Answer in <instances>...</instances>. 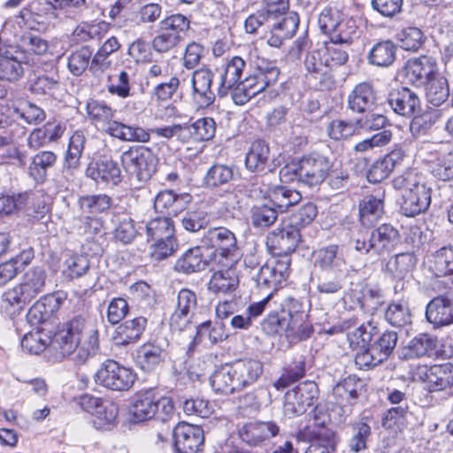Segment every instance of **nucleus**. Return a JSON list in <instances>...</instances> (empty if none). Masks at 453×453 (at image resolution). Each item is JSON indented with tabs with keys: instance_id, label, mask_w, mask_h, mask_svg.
I'll return each instance as SVG.
<instances>
[{
	"instance_id": "6e6552de",
	"label": "nucleus",
	"mask_w": 453,
	"mask_h": 453,
	"mask_svg": "<svg viewBox=\"0 0 453 453\" xmlns=\"http://www.w3.org/2000/svg\"><path fill=\"white\" fill-rule=\"evenodd\" d=\"M190 28V19L181 13H173L162 19L151 47L158 53H166L177 47Z\"/></svg>"
},
{
	"instance_id": "cd10ccee",
	"label": "nucleus",
	"mask_w": 453,
	"mask_h": 453,
	"mask_svg": "<svg viewBox=\"0 0 453 453\" xmlns=\"http://www.w3.org/2000/svg\"><path fill=\"white\" fill-rule=\"evenodd\" d=\"M385 191L365 195L358 203V219L365 227L372 226L384 214Z\"/></svg>"
},
{
	"instance_id": "a878e982",
	"label": "nucleus",
	"mask_w": 453,
	"mask_h": 453,
	"mask_svg": "<svg viewBox=\"0 0 453 453\" xmlns=\"http://www.w3.org/2000/svg\"><path fill=\"white\" fill-rule=\"evenodd\" d=\"M426 318L435 329L453 325V296L444 294L432 298L426 307Z\"/></svg>"
},
{
	"instance_id": "052dcab7",
	"label": "nucleus",
	"mask_w": 453,
	"mask_h": 453,
	"mask_svg": "<svg viewBox=\"0 0 453 453\" xmlns=\"http://www.w3.org/2000/svg\"><path fill=\"white\" fill-rule=\"evenodd\" d=\"M203 241L208 247L213 250L208 259H212L215 257L216 260H219L218 257L220 256L226 260V247L224 245L226 241V228L222 226L210 228L206 232Z\"/></svg>"
},
{
	"instance_id": "a18cd8bd",
	"label": "nucleus",
	"mask_w": 453,
	"mask_h": 453,
	"mask_svg": "<svg viewBox=\"0 0 453 453\" xmlns=\"http://www.w3.org/2000/svg\"><path fill=\"white\" fill-rule=\"evenodd\" d=\"M58 155L51 150H42L36 153L28 166V174L38 183H43L49 169L55 166Z\"/></svg>"
},
{
	"instance_id": "4c0bfd02",
	"label": "nucleus",
	"mask_w": 453,
	"mask_h": 453,
	"mask_svg": "<svg viewBox=\"0 0 453 453\" xmlns=\"http://www.w3.org/2000/svg\"><path fill=\"white\" fill-rule=\"evenodd\" d=\"M353 1L335 0L327 4L320 12L318 24L321 32L328 35L350 7Z\"/></svg>"
},
{
	"instance_id": "ea45409f",
	"label": "nucleus",
	"mask_w": 453,
	"mask_h": 453,
	"mask_svg": "<svg viewBox=\"0 0 453 453\" xmlns=\"http://www.w3.org/2000/svg\"><path fill=\"white\" fill-rule=\"evenodd\" d=\"M185 144H200L211 140L216 133V123L212 118H201L192 124H183Z\"/></svg>"
},
{
	"instance_id": "c9c22d12",
	"label": "nucleus",
	"mask_w": 453,
	"mask_h": 453,
	"mask_svg": "<svg viewBox=\"0 0 453 453\" xmlns=\"http://www.w3.org/2000/svg\"><path fill=\"white\" fill-rule=\"evenodd\" d=\"M213 74L205 68H200L194 72L192 76L193 98L199 108L210 106L215 99L211 90Z\"/></svg>"
},
{
	"instance_id": "37998d69",
	"label": "nucleus",
	"mask_w": 453,
	"mask_h": 453,
	"mask_svg": "<svg viewBox=\"0 0 453 453\" xmlns=\"http://www.w3.org/2000/svg\"><path fill=\"white\" fill-rule=\"evenodd\" d=\"M270 158L269 145L261 139L252 142L245 157V166L251 173H262L265 170Z\"/></svg>"
},
{
	"instance_id": "5701e85b",
	"label": "nucleus",
	"mask_w": 453,
	"mask_h": 453,
	"mask_svg": "<svg viewBox=\"0 0 453 453\" xmlns=\"http://www.w3.org/2000/svg\"><path fill=\"white\" fill-rule=\"evenodd\" d=\"M263 372V365L255 359H239L229 365L230 392L239 391L257 380Z\"/></svg>"
},
{
	"instance_id": "72a5a7b5",
	"label": "nucleus",
	"mask_w": 453,
	"mask_h": 453,
	"mask_svg": "<svg viewBox=\"0 0 453 453\" xmlns=\"http://www.w3.org/2000/svg\"><path fill=\"white\" fill-rule=\"evenodd\" d=\"M86 175L96 182L118 185L122 179L118 163L111 158L100 159L90 163L86 169Z\"/></svg>"
},
{
	"instance_id": "a19ab883",
	"label": "nucleus",
	"mask_w": 453,
	"mask_h": 453,
	"mask_svg": "<svg viewBox=\"0 0 453 453\" xmlns=\"http://www.w3.org/2000/svg\"><path fill=\"white\" fill-rule=\"evenodd\" d=\"M164 352L156 341H147L136 349V365L144 372H152L164 362Z\"/></svg>"
},
{
	"instance_id": "dca6fc26",
	"label": "nucleus",
	"mask_w": 453,
	"mask_h": 453,
	"mask_svg": "<svg viewBox=\"0 0 453 453\" xmlns=\"http://www.w3.org/2000/svg\"><path fill=\"white\" fill-rule=\"evenodd\" d=\"M319 395V389L314 381L300 382L285 394V412L291 416L303 415L309 408L316 405Z\"/></svg>"
},
{
	"instance_id": "ddd939ff",
	"label": "nucleus",
	"mask_w": 453,
	"mask_h": 453,
	"mask_svg": "<svg viewBox=\"0 0 453 453\" xmlns=\"http://www.w3.org/2000/svg\"><path fill=\"white\" fill-rule=\"evenodd\" d=\"M398 340L395 331L385 330L379 333L374 338L370 352L356 353L355 364L360 370H370L386 361L393 353Z\"/></svg>"
},
{
	"instance_id": "864d4df0",
	"label": "nucleus",
	"mask_w": 453,
	"mask_h": 453,
	"mask_svg": "<svg viewBox=\"0 0 453 453\" xmlns=\"http://www.w3.org/2000/svg\"><path fill=\"white\" fill-rule=\"evenodd\" d=\"M119 406L112 401L103 400L93 415L92 424L97 430H109L116 423Z\"/></svg>"
},
{
	"instance_id": "79ce46f5",
	"label": "nucleus",
	"mask_w": 453,
	"mask_h": 453,
	"mask_svg": "<svg viewBox=\"0 0 453 453\" xmlns=\"http://www.w3.org/2000/svg\"><path fill=\"white\" fill-rule=\"evenodd\" d=\"M242 255L241 248L236 245L235 236L228 231V291L239 286L242 271L246 269L245 264L241 262Z\"/></svg>"
},
{
	"instance_id": "c85d7f7f",
	"label": "nucleus",
	"mask_w": 453,
	"mask_h": 453,
	"mask_svg": "<svg viewBox=\"0 0 453 453\" xmlns=\"http://www.w3.org/2000/svg\"><path fill=\"white\" fill-rule=\"evenodd\" d=\"M148 319L138 316L119 323L114 329L112 341L117 346H128L139 342L146 330Z\"/></svg>"
},
{
	"instance_id": "473e14b6",
	"label": "nucleus",
	"mask_w": 453,
	"mask_h": 453,
	"mask_svg": "<svg viewBox=\"0 0 453 453\" xmlns=\"http://www.w3.org/2000/svg\"><path fill=\"white\" fill-rule=\"evenodd\" d=\"M192 201V196L188 193L176 194L173 190L160 191L154 199L155 210L166 217L177 216L184 211Z\"/></svg>"
},
{
	"instance_id": "f257e3e1",
	"label": "nucleus",
	"mask_w": 453,
	"mask_h": 453,
	"mask_svg": "<svg viewBox=\"0 0 453 453\" xmlns=\"http://www.w3.org/2000/svg\"><path fill=\"white\" fill-rule=\"evenodd\" d=\"M59 306V299L53 295H45L32 305L27 319L32 324L42 326L24 334L21 347L35 355L50 348L58 361L72 357L76 365H84L99 350V331L95 323L82 315H75L59 323L55 331L47 328L45 323Z\"/></svg>"
},
{
	"instance_id": "f8f14e48",
	"label": "nucleus",
	"mask_w": 453,
	"mask_h": 453,
	"mask_svg": "<svg viewBox=\"0 0 453 453\" xmlns=\"http://www.w3.org/2000/svg\"><path fill=\"white\" fill-rule=\"evenodd\" d=\"M410 375L413 380L425 383L431 393L453 387V364L450 362L431 365L418 364L411 367Z\"/></svg>"
},
{
	"instance_id": "3c124183",
	"label": "nucleus",
	"mask_w": 453,
	"mask_h": 453,
	"mask_svg": "<svg viewBox=\"0 0 453 453\" xmlns=\"http://www.w3.org/2000/svg\"><path fill=\"white\" fill-rule=\"evenodd\" d=\"M359 389L360 380L349 375L334 387L333 395L340 404L352 405L359 396Z\"/></svg>"
},
{
	"instance_id": "603ef678",
	"label": "nucleus",
	"mask_w": 453,
	"mask_h": 453,
	"mask_svg": "<svg viewBox=\"0 0 453 453\" xmlns=\"http://www.w3.org/2000/svg\"><path fill=\"white\" fill-rule=\"evenodd\" d=\"M208 259L207 265L211 273L208 290L215 295L226 293V260L222 257Z\"/></svg>"
},
{
	"instance_id": "1a4fd4ad",
	"label": "nucleus",
	"mask_w": 453,
	"mask_h": 453,
	"mask_svg": "<svg viewBox=\"0 0 453 453\" xmlns=\"http://www.w3.org/2000/svg\"><path fill=\"white\" fill-rule=\"evenodd\" d=\"M47 273L44 269L32 267L22 275L20 281L4 294L10 305L27 304L43 292Z\"/></svg>"
},
{
	"instance_id": "aec40b11",
	"label": "nucleus",
	"mask_w": 453,
	"mask_h": 453,
	"mask_svg": "<svg viewBox=\"0 0 453 453\" xmlns=\"http://www.w3.org/2000/svg\"><path fill=\"white\" fill-rule=\"evenodd\" d=\"M403 76L411 85L423 88L439 73L438 64L434 58L421 55L408 59L403 68Z\"/></svg>"
},
{
	"instance_id": "f3484780",
	"label": "nucleus",
	"mask_w": 453,
	"mask_h": 453,
	"mask_svg": "<svg viewBox=\"0 0 453 453\" xmlns=\"http://www.w3.org/2000/svg\"><path fill=\"white\" fill-rule=\"evenodd\" d=\"M291 257L275 258L263 265L256 277L258 288H273V296L283 288L291 273Z\"/></svg>"
},
{
	"instance_id": "8fccbe9b",
	"label": "nucleus",
	"mask_w": 453,
	"mask_h": 453,
	"mask_svg": "<svg viewBox=\"0 0 453 453\" xmlns=\"http://www.w3.org/2000/svg\"><path fill=\"white\" fill-rule=\"evenodd\" d=\"M207 265L199 246L191 248L184 252L175 262L174 270L178 273L190 274L200 272Z\"/></svg>"
},
{
	"instance_id": "bb28decb",
	"label": "nucleus",
	"mask_w": 453,
	"mask_h": 453,
	"mask_svg": "<svg viewBox=\"0 0 453 453\" xmlns=\"http://www.w3.org/2000/svg\"><path fill=\"white\" fill-rule=\"evenodd\" d=\"M430 155L432 173L440 180H453V142L441 143Z\"/></svg>"
},
{
	"instance_id": "412c9836",
	"label": "nucleus",
	"mask_w": 453,
	"mask_h": 453,
	"mask_svg": "<svg viewBox=\"0 0 453 453\" xmlns=\"http://www.w3.org/2000/svg\"><path fill=\"white\" fill-rule=\"evenodd\" d=\"M173 437L176 453H199L204 446L203 428L187 422H179L174 426Z\"/></svg>"
},
{
	"instance_id": "4d7b16f0",
	"label": "nucleus",
	"mask_w": 453,
	"mask_h": 453,
	"mask_svg": "<svg viewBox=\"0 0 453 453\" xmlns=\"http://www.w3.org/2000/svg\"><path fill=\"white\" fill-rule=\"evenodd\" d=\"M22 210L27 216L42 219L48 211L46 196L42 191H29L22 193Z\"/></svg>"
},
{
	"instance_id": "58836bf2",
	"label": "nucleus",
	"mask_w": 453,
	"mask_h": 453,
	"mask_svg": "<svg viewBox=\"0 0 453 453\" xmlns=\"http://www.w3.org/2000/svg\"><path fill=\"white\" fill-rule=\"evenodd\" d=\"M87 139L84 132L75 130L69 137L67 149L63 158V170L73 174L81 165V157L85 149Z\"/></svg>"
},
{
	"instance_id": "e2e57ef3",
	"label": "nucleus",
	"mask_w": 453,
	"mask_h": 453,
	"mask_svg": "<svg viewBox=\"0 0 453 453\" xmlns=\"http://www.w3.org/2000/svg\"><path fill=\"white\" fill-rule=\"evenodd\" d=\"M80 209L88 213H103L112 205V199L106 194L85 195L78 199Z\"/></svg>"
},
{
	"instance_id": "e433bc0d",
	"label": "nucleus",
	"mask_w": 453,
	"mask_h": 453,
	"mask_svg": "<svg viewBox=\"0 0 453 453\" xmlns=\"http://www.w3.org/2000/svg\"><path fill=\"white\" fill-rule=\"evenodd\" d=\"M379 333L378 325L372 320L362 323L347 334L349 348L357 353L370 352L372 342Z\"/></svg>"
},
{
	"instance_id": "774afa93",
	"label": "nucleus",
	"mask_w": 453,
	"mask_h": 453,
	"mask_svg": "<svg viewBox=\"0 0 453 453\" xmlns=\"http://www.w3.org/2000/svg\"><path fill=\"white\" fill-rule=\"evenodd\" d=\"M385 319L395 327H403L411 323V315L406 304L392 302L385 311Z\"/></svg>"
},
{
	"instance_id": "338daca9",
	"label": "nucleus",
	"mask_w": 453,
	"mask_h": 453,
	"mask_svg": "<svg viewBox=\"0 0 453 453\" xmlns=\"http://www.w3.org/2000/svg\"><path fill=\"white\" fill-rule=\"evenodd\" d=\"M318 216V207L315 203L308 202L300 206L290 216L289 226L296 228L300 233L302 228L310 226Z\"/></svg>"
},
{
	"instance_id": "2eb2a0df",
	"label": "nucleus",
	"mask_w": 453,
	"mask_h": 453,
	"mask_svg": "<svg viewBox=\"0 0 453 453\" xmlns=\"http://www.w3.org/2000/svg\"><path fill=\"white\" fill-rule=\"evenodd\" d=\"M305 79L317 90H331L335 84L332 70L319 50L309 51L304 58Z\"/></svg>"
},
{
	"instance_id": "7ed1b4c3",
	"label": "nucleus",
	"mask_w": 453,
	"mask_h": 453,
	"mask_svg": "<svg viewBox=\"0 0 453 453\" xmlns=\"http://www.w3.org/2000/svg\"><path fill=\"white\" fill-rule=\"evenodd\" d=\"M280 311L287 312L288 319L273 311L267 314L262 322L263 331L271 336L285 334L288 338L306 340L314 329L303 310V304L294 297H287L280 304Z\"/></svg>"
},
{
	"instance_id": "9b49d317",
	"label": "nucleus",
	"mask_w": 453,
	"mask_h": 453,
	"mask_svg": "<svg viewBox=\"0 0 453 453\" xmlns=\"http://www.w3.org/2000/svg\"><path fill=\"white\" fill-rule=\"evenodd\" d=\"M119 160L124 171L139 180H150L156 172L157 163L154 151L143 145L130 146L121 153Z\"/></svg>"
},
{
	"instance_id": "680f3d73",
	"label": "nucleus",
	"mask_w": 453,
	"mask_h": 453,
	"mask_svg": "<svg viewBox=\"0 0 453 453\" xmlns=\"http://www.w3.org/2000/svg\"><path fill=\"white\" fill-rule=\"evenodd\" d=\"M338 438L335 432L323 429L319 432L308 446L305 453H333L336 449Z\"/></svg>"
},
{
	"instance_id": "39448f33",
	"label": "nucleus",
	"mask_w": 453,
	"mask_h": 453,
	"mask_svg": "<svg viewBox=\"0 0 453 453\" xmlns=\"http://www.w3.org/2000/svg\"><path fill=\"white\" fill-rule=\"evenodd\" d=\"M332 167L329 158L318 152H310L291 160L280 171L284 182L297 181L310 188L320 186L328 177Z\"/></svg>"
},
{
	"instance_id": "4468645a",
	"label": "nucleus",
	"mask_w": 453,
	"mask_h": 453,
	"mask_svg": "<svg viewBox=\"0 0 453 453\" xmlns=\"http://www.w3.org/2000/svg\"><path fill=\"white\" fill-rule=\"evenodd\" d=\"M136 373L113 359H106L96 371L95 381L106 388L126 391L133 387Z\"/></svg>"
},
{
	"instance_id": "f03ea898",
	"label": "nucleus",
	"mask_w": 453,
	"mask_h": 453,
	"mask_svg": "<svg viewBox=\"0 0 453 453\" xmlns=\"http://www.w3.org/2000/svg\"><path fill=\"white\" fill-rule=\"evenodd\" d=\"M87 119L98 131L122 142H149L148 131L138 126L127 125L116 119L117 109L104 100L89 98L85 106Z\"/></svg>"
},
{
	"instance_id": "b1692460",
	"label": "nucleus",
	"mask_w": 453,
	"mask_h": 453,
	"mask_svg": "<svg viewBox=\"0 0 453 453\" xmlns=\"http://www.w3.org/2000/svg\"><path fill=\"white\" fill-rule=\"evenodd\" d=\"M406 152L400 145H395L384 156L377 158L367 170L366 177L370 183H380L388 179L395 168L401 166Z\"/></svg>"
},
{
	"instance_id": "a211bd4d",
	"label": "nucleus",
	"mask_w": 453,
	"mask_h": 453,
	"mask_svg": "<svg viewBox=\"0 0 453 453\" xmlns=\"http://www.w3.org/2000/svg\"><path fill=\"white\" fill-rule=\"evenodd\" d=\"M301 241V233L296 228H292L280 224L276 229L266 236V249L275 258L291 257Z\"/></svg>"
},
{
	"instance_id": "13d9d810",
	"label": "nucleus",
	"mask_w": 453,
	"mask_h": 453,
	"mask_svg": "<svg viewBox=\"0 0 453 453\" xmlns=\"http://www.w3.org/2000/svg\"><path fill=\"white\" fill-rule=\"evenodd\" d=\"M427 101L434 106L442 104L449 96L447 79L438 73L425 86Z\"/></svg>"
},
{
	"instance_id": "0eeeda50",
	"label": "nucleus",
	"mask_w": 453,
	"mask_h": 453,
	"mask_svg": "<svg viewBox=\"0 0 453 453\" xmlns=\"http://www.w3.org/2000/svg\"><path fill=\"white\" fill-rule=\"evenodd\" d=\"M129 411L136 422H143L157 416L165 420L172 417L174 403L170 396L162 395L156 388H147L135 393Z\"/></svg>"
},
{
	"instance_id": "4be33fe9",
	"label": "nucleus",
	"mask_w": 453,
	"mask_h": 453,
	"mask_svg": "<svg viewBox=\"0 0 453 453\" xmlns=\"http://www.w3.org/2000/svg\"><path fill=\"white\" fill-rule=\"evenodd\" d=\"M280 431L279 425L273 420H252L243 423L238 428V436L250 447H262L265 441L276 437Z\"/></svg>"
},
{
	"instance_id": "de8ad7c7",
	"label": "nucleus",
	"mask_w": 453,
	"mask_h": 453,
	"mask_svg": "<svg viewBox=\"0 0 453 453\" xmlns=\"http://www.w3.org/2000/svg\"><path fill=\"white\" fill-rule=\"evenodd\" d=\"M267 196L272 206L281 213L302 200V195L299 191L285 186L273 187L268 191Z\"/></svg>"
},
{
	"instance_id": "69168bd1",
	"label": "nucleus",
	"mask_w": 453,
	"mask_h": 453,
	"mask_svg": "<svg viewBox=\"0 0 453 453\" xmlns=\"http://www.w3.org/2000/svg\"><path fill=\"white\" fill-rule=\"evenodd\" d=\"M326 134L334 141L347 140L358 135L357 121L333 119L326 126Z\"/></svg>"
},
{
	"instance_id": "7c9ffc66",
	"label": "nucleus",
	"mask_w": 453,
	"mask_h": 453,
	"mask_svg": "<svg viewBox=\"0 0 453 453\" xmlns=\"http://www.w3.org/2000/svg\"><path fill=\"white\" fill-rule=\"evenodd\" d=\"M377 91L372 81H362L355 85L348 96V107L354 112L364 113L377 104Z\"/></svg>"
},
{
	"instance_id": "49530a36",
	"label": "nucleus",
	"mask_w": 453,
	"mask_h": 453,
	"mask_svg": "<svg viewBox=\"0 0 453 453\" xmlns=\"http://www.w3.org/2000/svg\"><path fill=\"white\" fill-rule=\"evenodd\" d=\"M351 437L348 447L351 453H360L368 449V442L372 435V427L368 423V418H361L350 424Z\"/></svg>"
},
{
	"instance_id": "423d86ee",
	"label": "nucleus",
	"mask_w": 453,
	"mask_h": 453,
	"mask_svg": "<svg viewBox=\"0 0 453 453\" xmlns=\"http://www.w3.org/2000/svg\"><path fill=\"white\" fill-rule=\"evenodd\" d=\"M280 75V70L272 61L258 59L252 73L242 81L241 88H234L232 99L235 104L242 105L250 99L273 86Z\"/></svg>"
},
{
	"instance_id": "6e6d98bb",
	"label": "nucleus",
	"mask_w": 453,
	"mask_h": 453,
	"mask_svg": "<svg viewBox=\"0 0 453 453\" xmlns=\"http://www.w3.org/2000/svg\"><path fill=\"white\" fill-rule=\"evenodd\" d=\"M106 88L109 94L119 98H127L131 93V76L126 69H120L107 76Z\"/></svg>"
},
{
	"instance_id": "393cba45",
	"label": "nucleus",
	"mask_w": 453,
	"mask_h": 453,
	"mask_svg": "<svg viewBox=\"0 0 453 453\" xmlns=\"http://www.w3.org/2000/svg\"><path fill=\"white\" fill-rule=\"evenodd\" d=\"M363 18V5L350 3V7L341 19L336 27L328 35L332 42L350 44L358 35L359 22Z\"/></svg>"
},
{
	"instance_id": "0e129e2a",
	"label": "nucleus",
	"mask_w": 453,
	"mask_h": 453,
	"mask_svg": "<svg viewBox=\"0 0 453 453\" xmlns=\"http://www.w3.org/2000/svg\"><path fill=\"white\" fill-rule=\"evenodd\" d=\"M395 38L400 47L407 51H418L426 42L424 33L416 27L403 28L397 33Z\"/></svg>"
},
{
	"instance_id": "f704fd0d",
	"label": "nucleus",
	"mask_w": 453,
	"mask_h": 453,
	"mask_svg": "<svg viewBox=\"0 0 453 453\" xmlns=\"http://www.w3.org/2000/svg\"><path fill=\"white\" fill-rule=\"evenodd\" d=\"M273 21L267 42L272 47L280 48L286 40L296 35L299 18L296 12H290Z\"/></svg>"
},
{
	"instance_id": "c756f323",
	"label": "nucleus",
	"mask_w": 453,
	"mask_h": 453,
	"mask_svg": "<svg viewBox=\"0 0 453 453\" xmlns=\"http://www.w3.org/2000/svg\"><path fill=\"white\" fill-rule=\"evenodd\" d=\"M388 101L393 111L403 117L411 118L421 109L419 97L407 87L393 89Z\"/></svg>"
},
{
	"instance_id": "5fc2aeb1",
	"label": "nucleus",
	"mask_w": 453,
	"mask_h": 453,
	"mask_svg": "<svg viewBox=\"0 0 453 453\" xmlns=\"http://www.w3.org/2000/svg\"><path fill=\"white\" fill-rule=\"evenodd\" d=\"M441 113L436 109H427L424 111H418L411 116L410 130L414 136L426 134L440 119Z\"/></svg>"
},
{
	"instance_id": "c03bdc74",
	"label": "nucleus",
	"mask_w": 453,
	"mask_h": 453,
	"mask_svg": "<svg viewBox=\"0 0 453 453\" xmlns=\"http://www.w3.org/2000/svg\"><path fill=\"white\" fill-rule=\"evenodd\" d=\"M426 266L434 277L453 274V247L446 246L436 250L428 257Z\"/></svg>"
},
{
	"instance_id": "bf43d9fd",
	"label": "nucleus",
	"mask_w": 453,
	"mask_h": 453,
	"mask_svg": "<svg viewBox=\"0 0 453 453\" xmlns=\"http://www.w3.org/2000/svg\"><path fill=\"white\" fill-rule=\"evenodd\" d=\"M146 234L149 240L168 239L175 235L174 222L170 217H157L146 225Z\"/></svg>"
},
{
	"instance_id": "20e7f679",
	"label": "nucleus",
	"mask_w": 453,
	"mask_h": 453,
	"mask_svg": "<svg viewBox=\"0 0 453 453\" xmlns=\"http://www.w3.org/2000/svg\"><path fill=\"white\" fill-rule=\"evenodd\" d=\"M395 190L402 191L401 211L406 217L426 212L432 201V188L416 168H407L392 180Z\"/></svg>"
},
{
	"instance_id": "6ab92c4d",
	"label": "nucleus",
	"mask_w": 453,
	"mask_h": 453,
	"mask_svg": "<svg viewBox=\"0 0 453 453\" xmlns=\"http://www.w3.org/2000/svg\"><path fill=\"white\" fill-rule=\"evenodd\" d=\"M226 318V301L219 302L216 307V319L211 325L207 320L196 326V332L188 347L187 354L193 355L196 346L202 342L204 335H208L211 343L216 344L226 339L224 319Z\"/></svg>"
},
{
	"instance_id": "9d476101",
	"label": "nucleus",
	"mask_w": 453,
	"mask_h": 453,
	"mask_svg": "<svg viewBox=\"0 0 453 453\" xmlns=\"http://www.w3.org/2000/svg\"><path fill=\"white\" fill-rule=\"evenodd\" d=\"M400 241L398 230L391 224L383 223L374 228L370 235L360 233L355 239V249L368 253L370 250L379 256L390 254Z\"/></svg>"
},
{
	"instance_id": "2f4dec72",
	"label": "nucleus",
	"mask_w": 453,
	"mask_h": 453,
	"mask_svg": "<svg viewBox=\"0 0 453 453\" xmlns=\"http://www.w3.org/2000/svg\"><path fill=\"white\" fill-rule=\"evenodd\" d=\"M66 130L65 123L59 120H49L40 127L35 128L27 142L31 149L38 150L48 144L58 142Z\"/></svg>"
},
{
	"instance_id": "09e8293b",
	"label": "nucleus",
	"mask_w": 453,
	"mask_h": 453,
	"mask_svg": "<svg viewBox=\"0 0 453 453\" xmlns=\"http://www.w3.org/2000/svg\"><path fill=\"white\" fill-rule=\"evenodd\" d=\"M396 46L390 40L380 41L370 50L368 62L376 66L388 67L395 60Z\"/></svg>"
}]
</instances>
